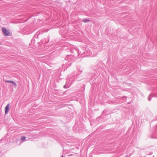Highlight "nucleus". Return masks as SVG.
<instances>
[{"mask_svg": "<svg viewBox=\"0 0 157 157\" xmlns=\"http://www.w3.org/2000/svg\"><path fill=\"white\" fill-rule=\"evenodd\" d=\"M75 79V78L73 77L72 78L71 77V76H68V78H67L66 79V84L63 86V88H67L69 87L71 85V84H72V83L73 81V79Z\"/></svg>", "mask_w": 157, "mask_h": 157, "instance_id": "f257e3e1", "label": "nucleus"}, {"mask_svg": "<svg viewBox=\"0 0 157 157\" xmlns=\"http://www.w3.org/2000/svg\"><path fill=\"white\" fill-rule=\"evenodd\" d=\"M39 37L37 34H36L33 36L31 40L32 44H34L36 42L37 43H39Z\"/></svg>", "mask_w": 157, "mask_h": 157, "instance_id": "f03ea898", "label": "nucleus"}, {"mask_svg": "<svg viewBox=\"0 0 157 157\" xmlns=\"http://www.w3.org/2000/svg\"><path fill=\"white\" fill-rule=\"evenodd\" d=\"M2 31L5 36H7L9 35L10 33L9 31L8 30H7L6 28H2Z\"/></svg>", "mask_w": 157, "mask_h": 157, "instance_id": "7ed1b4c3", "label": "nucleus"}, {"mask_svg": "<svg viewBox=\"0 0 157 157\" xmlns=\"http://www.w3.org/2000/svg\"><path fill=\"white\" fill-rule=\"evenodd\" d=\"M10 104H8L5 107V113L6 114H7L9 110Z\"/></svg>", "mask_w": 157, "mask_h": 157, "instance_id": "20e7f679", "label": "nucleus"}, {"mask_svg": "<svg viewBox=\"0 0 157 157\" xmlns=\"http://www.w3.org/2000/svg\"><path fill=\"white\" fill-rule=\"evenodd\" d=\"M21 142L23 143L24 141H26V137L24 136H21Z\"/></svg>", "mask_w": 157, "mask_h": 157, "instance_id": "39448f33", "label": "nucleus"}, {"mask_svg": "<svg viewBox=\"0 0 157 157\" xmlns=\"http://www.w3.org/2000/svg\"><path fill=\"white\" fill-rule=\"evenodd\" d=\"M71 56L70 55H67V57L65 58V60H66L67 59V60H71V59L70 58V57H71Z\"/></svg>", "mask_w": 157, "mask_h": 157, "instance_id": "423d86ee", "label": "nucleus"}, {"mask_svg": "<svg viewBox=\"0 0 157 157\" xmlns=\"http://www.w3.org/2000/svg\"><path fill=\"white\" fill-rule=\"evenodd\" d=\"M82 72V71H80V70L78 71V73H76L74 75V76H78Z\"/></svg>", "mask_w": 157, "mask_h": 157, "instance_id": "0eeeda50", "label": "nucleus"}, {"mask_svg": "<svg viewBox=\"0 0 157 157\" xmlns=\"http://www.w3.org/2000/svg\"><path fill=\"white\" fill-rule=\"evenodd\" d=\"M90 21L89 19H83L82 20V21L84 23H87Z\"/></svg>", "mask_w": 157, "mask_h": 157, "instance_id": "6e6552de", "label": "nucleus"}, {"mask_svg": "<svg viewBox=\"0 0 157 157\" xmlns=\"http://www.w3.org/2000/svg\"><path fill=\"white\" fill-rule=\"evenodd\" d=\"M11 83L13 84L15 86H17V84L14 81H12Z\"/></svg>", "mask_w": 157, "mask_h": 157, "instance_id": "1a4fd4ad", "label": "nucleus"}, {"mask_svg": "<svg viewBox=\"0 0 157 157\" xmlns=\"http://www.w3.org/2000/svg\"><path fill=\"white\" fill-rule=\"evenodd\" d=\"M12 81L10 80H6V82L8 83H11Z\"/></svg>", "mask_w": 157, "mask_h": 157, "instance_id": "9d476101", "label": "nucleus"}, {"mask_svg": "<svg viewBox=\"0 0 157 157\" xmlns=\"http://www.w3.org/2000/svg\"><path fill=\"white\" fill-rule=\"evenodd\" d=\"M71 53H73V52H74V50L73 49H71Z\"/></svg>", "mask_w": 157, "mask_h": 157, "instance_id": "9b49d317", "label": "nucleus"}, {"mask_svg": "<svg viewBox=\"0 0 157 157\" xmlns=\"http://www.w3.org/2000/svg\"><path fill=\"white\" fill-rule=\"evenodd\" d=\"M113 102L114 103H116V104L118 102L117 101V100L116 101H113Z\"/></svg>", "mask_w": 157, "mask_h": 157, "instance_id": "f8f14e48", "label": "nucleus"}, {"mask_svg": "<svg viewBox=\"0 0 157 157\" xmlns=\"http://www.w3.org/2000/svg\"><path fill=\"white\" fill-rule=\"evenodd\" d=\"M2 148H1L0 149V154H1L2 153V152L1 151V150H2Z\"/></svg>", "mask_w": 157, "mask_h": 157, "instance_id": "ddd939ff", "label": "nucleus"}, {"mask_svg": "<svg viewBox=\"0 0 157 157\" xmlns=\"http://www.w3.org/2000/svg\"><path fill=\"white\" fill-rule=\"evenodd\" d=\"M61 157H65L63 156V155H62Z\"/></svg>", "mask_w": 157, "mask_h": 157, "instance_id": "4468645a", "label": "nucleus"}, {"mask_svg": "<svg viewBox=\"0 0 157 157\" xmlns=\"http://www.w3.org/2000/svg\"><path fill=\"white\" fill-rule=\"evenodd\" d=\"M71 63L69 65V66H71Z\"/></svg>", "mask_w": 157, "mask_h": 157, "instance_id": "2eb2a0df", "label": "nucleus"}, {"mask_svg": "<svg viewBox=\"0 0 157 157\" xmlns=\"http://www.w3.org/2000/svg\"><path fill=\"white\" fill-rule=\"evenodd\" d=\"M1 44V42H0V45Z\"/></svg>", "mask_w": 157, "mask_h": 157, "instance_id": "dca6fc26", "label": "nucleus"}]
</instances>
